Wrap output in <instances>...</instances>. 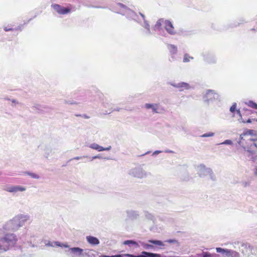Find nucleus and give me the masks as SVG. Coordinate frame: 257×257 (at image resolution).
Listing matches in <instances>:
<instances>
[{"instance_id":"1","label":"nucleus","mask_w":257,"mask_h":257,"mask_svg":"<svg viewBox=\"0 0 257 257\" xmlns=\"http://www.w3.org/2000/svg\"><path fill=\"white\" fill-rule=\"evenodd\" d=\"M16 230L12 219L6 222L0 228V253L7 251L15 246L18 240L17 235L8 232Z\"/></svg>"},{"instance_id":"2","label":"nucleus","mask_w":257,"mask_h":257,"mask_svg":"<svg viewBox=\"0 0 257 257\" xmlns=\"http://www.w3.org/2000/svg\"><path fill=\"white\" fill-rule=\"evenodd\" d=\"M195 169L197 174L200 177H204L208 175L211 180L214 181L216 180V176L214 174L212 170L210 168L206 167L203 164L196 166Z\"/></svg>"},{"instance_id":"3","label":"nucleus","mask_w":257,"mask_h":257,"mask_svg":"<svg viewBox=\"0 0 257 257\" xmlns=\"http://www.w3.org/2000/svg\"><path fill=\"white\" fill-rule=\"evenodd\" d=\"M127 173L132 177L137 179H144L148 176V173L141 165L131 168Z\"/></svg>"},{"instance_id":"4","label":"nucleus","mask_w":257,"mask_h":257,"mask_svg":"<svg viewBox=\"0 0 257 257\" xmlns=\"http://www.w3.org/2000/svg\"><path fill=\"white\" fill-rule=\"evenodd\" d=\"M244 114L245 113H243V115L241 113H227L226 118L232 121H238L239 123H250L252 121L255 120L257 121V119H251L243 118Z\"/></svg>"},{"instance_id":"5","label":"nucleus","mask_w":257,"mask_h":257,"mask_svg":"<svg viewBox=\"0 0 257 257\" xmlns=\"http://www.w3.org/2000/svg\"><path fill=\"white\" fill-rule=\"evenodd\" d=\"M30 216L28 214H18L12 219L16 230L22 227L30 219Z\"/></svg>"},{"instance_id":"6","label":"nucleus","mask_w":257,"mask_h":257,"mask_svg":"<svg viewBox=\"0 0 257 257\" xmlns=\"http://www.w3.org/2000/svg\"><path fill=\"white\" fill-rule=\"evenodd\" d=\"M87 250H84L79 247H73L68 248L67 252L68 254L70 257H84L87 255L88 253L86 252Z\"/></svg>"},{"instance_id":"7","label":"nucleus","mask_w":257,"mask_h":257,"mask_svg":"<svg viewBox=\"0 0 257 257\" xmlns=\"http://www.w3.org/2000/svg\"><path fill=\"white\" fill-rule=\"evenodd\" d=\"M203 99L207 103H212L216 100H219V95L214 90H208L204 95Z\"/></svg>"},{"instance_id":"8","label":"nucleus","mask_w":257,"mask_h":257,"mask_svg":"<svg viewBox=\"0 0 257 257\" xmlns=\"http://www.w3.org/2000/svg\"><path fill=\"white\" fill-rule=\"evenodd\" d=\"M217 252L222 254L223 257H240V253L232 249L216 247Z\"/></svg>"},{"instance_id":"9","label":"nucleus","mask_w":257,"mask_h":257,"mask_svg":"<svg viewBox=\"0 0 257 257\" xmlns=\"http://www.w3.org/2000/svg\"><path fill=\"white\" fill-rule=\"evenodd\" d=\"M5 190L10 193H16L18 192H24L26 187L20 185H11L6 187Z\"/></svg>"},{"instance_id":"10","label":"nucleus","mask_w":257,"mask_h":257,"mask_svg":"<svg viewBox=\"0 0 257 257\" xmlns=\"http://www.w3.org/2000/svg\"><path fill=\"white\" fill-rule=\"evenodd\" d=\"M53 9L59 14L65 15L70 12L71 9L68 8H64L58 4H54L52 5Z\"/></svg>"},{"instance_id":"11","label":"nucleus","mask_w":257,"mask_h":257,"mask_svg":"<svg viewBox=\"0 0 257 257\" xmlns=\"http://www.w3.org/2000/svg\"><path fill=\"white\" fill-rule=\"evenodd\" d=\"M87 147H88L91 149L96 150L98 152H101L103 151H109L111 149V147L110 146L106 148H104L95 143H91L87 145Z\"/></svg>"},{"instance_id":"12","label":"nucleus","mask_w":257,"mask_h":257,"mask_svg":"<svg viewBox=\"0 0 257 257\" xmlns=\"http://www.w3.org/2000/svg\"><path fill=\"white\" fill-rule=\"evenodd\" d=\"M164 27L169 34L171 35H174L176 34L174 27H173L172 23L170 21L165 20L164 21Z\"/></svg>"},{"instance_id":"13","label":"nucleus","mask_w":257,"mask_h":257,"mask_svg":"<svg viewBox=\"0 0 257 257\" xmlns=\"http://www.w3.org/2000/svg\"><path fill=\"white\" fill-rule=\"evenodd\" d=\"M127 217L131 220H135L138 218L139 214L138 211L128 210L126 211Z\"/></svg>"},{"instance_id":"14","label":"nucleus","mask_w":257,"mask_h":257,"mask_svg":"<svg viewBox=\"0 0 257 257\" xmlns=\"http://www.w3.org/2000/svg\"><path fill=\"white\" fill-rule=\"evenodd\" d=\"M86 239L88 243L92 245H98L100 243L99 239L93 236H87L86 237Z\"/></svg>"},{"instance_id":"15","label":"nucleus","mask_w":257,"mask_h":257,"mask_svg":"<svg viewBox=\"0 0 257 257\" xmlns=\"http://www.w3.org/2000/svg\"><path fill=\"white\" fill-rule=\"evenodd\" d=\"M244 136H245V134H241L240 135V140L238 142V144L239 146H240L244 149V150L245 152H246L247 153H251L252 151L249 148H248V147L246 146L245 145H244V143L243 142V137Z\"/></svg>"},{"instance_id":"16","label":"nucleus","mask_w":257,"mask_h":257,"mask_svg":"<svg viewBox=\"0 0 257 257\" xmlns=\"http://www.w3.org/2000/svg\"><path fill=\"white\" fill-rule=\"evenodd\" d=\"M251 150H254V148H257V144L254 143V140L249 138L247 139L246 145Z\"/></svg>"},{"instance_id":"17","label":"nucleus","mask_w":257,"mask_h":257,"mask_svg":"<svg viewBox=\"0 0 257 257\" xmlns=\"http://www.w3.org/2000/svg\"><path fill=\"white\" fill-rule=\"evenodd\" d=\"M251 151V153H247L248 154L247 155V156L250 160L253 162H255L257 160V155L255 153L254 150Z\"/></svg>"},{"instance_id":"18","label":"nucleus","mask_w":257,"mask_h":257,"mask_svg":"<svg viewBox=\"0 0 257 257\" xmlns=\"http://www.w3.org/2000/svg\"><path fill=\"white\" fill-rule=\"evenodd\" d=\"M149 242L152 243L155 245L160 246L161 247H164L165 244L164 242L158 240H149L148 241Z\"/></svg>"},{"instance_id":"19","label":"nucleus","mask_w":257,"mask_h":257,"mask_svg":"<svg viewBox=\"0 0 257 257\" xmlns=\"http://www.w3.org/2000/svg\"><path fill=\"white\" fill-rule=\"evenodd\" d=\"M163 19H159L156 23L155 25L154 28L155 30H160L161 29V27L162 25H164V21Z\"/></svg>"},{"instance_id":"20","label":"nucleus","mask_w":257,"mask_h":257,"mask_svg":"<svg viewBox=\"0 0 257 257\" xmlns=\"http://www.w3.org/2000/svg\"><path fill=\"white\" fill-rule=\"evenodd\" d=\"M25 174L30 176L33 179H39L41 178L39 175L33 172L27 171L26 172Z\"/></svg>"},{"instance_id":"21","label":"nucleus","mask_w":257,"mask_h":257,"mask_svg":"<svg viewBox=\"0 0 257 257\" xmlns=\"http://www.w3.org/2000/svg\"><path fill=\"white\" fill-rule=\"evenodd\" d=\"M123 244L124 245H128L130 246H131L132 245H135L136 246H139L138 243L132 240H125L123 242Z\"/></svg>"},{"instance_id":"22","label":"nucleus","mask_w":257,"mask_h":257,"mask_svg":"<svg viewBox=\"0 0 257 257\" xmlns=\"http://www.w3.org/2000/svg\"><path fill=\"white\" fill-rule=\"evenodd\" d=\"M245 104L249 107L257 110V103L253 101L249 100L245 102Z\"/></svg>"},{"instance_id":"23","label":"nucleus","mask_w":257,"mask_h":257,"mask_svg":"<svg viewBox=\"0 0 257 257\" xmlns=\"http://www.w3.org/2000/svg\"><path fill=\"white\" fill-rule=\"evenodd\" d=\"M191 257H208V252L201 251L195 255H192Z\"/></svg>"},{"instance_id":"24","label":"nucleus","mask_w":257,"mask_h":257,"mask_svg":"<svg viewBox=\"0 0 257 257\" xmlns=\"http://www.w3.org/2000/svg\"><path fill=\"white\" fill-rule=\"evenodd\" d=\"M75 115L76 117H80L81 119H88L90 117V115H87L85 113H77Z\"/></svg>"},{"instance_id":"25","label":"nucleus","mask_w":257,"mask_h":257,"mask_svg":"<svg viewBox=\"0 0 257 257\" xmlns=\"http://www.w3.org/2000/svg\"><path fill=\"white\" fill-rule=\"evenodd\" d=\"M141 244L143 248L145 249H150L154 248V246L151 244L145 243L144 242H142Z\"/></svg>"},{"instance_id":"26","label":"nucleus","mask_w":257,"mask_h":257,"mask_svg":"<svg viewBox=\"0 0 257 257\" xmlns=\"http://www.w3.org/2000/svg\"><path fill=\"white\" fill-rule=\"evenodd\" d=\"M164 242H168V243H170L175 244L177 246L179 245L178 241L176 239H167V240H165L164 241Z\"/></svg>"},{"instance_id":"27","label":"nucleus","mask_w":257,"mask_h":257,"mask_svg":"<svg viewBox=\"0 0 257 257\" xmlns=\"http://www.w3.org/2000/svg\"><path fill=\"white\" fill-rule=\"evenodd\" d=\"M55 245H56L58 246L62 247H65V248H70L69 246L67 244H64L62 243H61L59 241H55L54 242Z\"/></svg>"},{"instance_id":"28","label":"nucleus","mask_w":257,"mask_h":257,"mask_svg":"<svg viewBox=\"0 0 257 257\" xmlns=\"http://www.w3.org/2000/svg\"><path fill=\"white\" fill-rule=\"evenodd\" d=\"M169 49H170L171 52L173 54H175L177 52V47L174 45H170L169 46Z\"/></svg>"},{"instance_id":"29","label":"nucleus","mask_w":257,"mask_h":257,"mask_svg":"<svg viewBox=\"0 0 257 257\" xmlns=\"http://www.w3.org/2000/svg\"><path fill=\"white\" fill-rule=\"evenodd\" d=\"M145 107L147 108H153V110L154 111H156V109H157V104H155V105H153V104H146L145 105Z\"/></svg>"},{"instance_id":"30","label":"nucleus","mask_w":257,"mask_h":257,"mask_svg":"<svg viewBox=\"0 0 257 257\" xmlns=\"http://www.w3.org/2000/svg\"><path fill=\"white\" fill-rule=\"evenodd\" d=\"M235 110L237 111V112H240V110L238 109V110H236V103H234L232 106L230 107V111L231 112H234Z\"/></svg>"},{"instance_id":"31","label":"nucleus","mask_w":257,"mask_h":257,"mask_svg":"<svg viewBox=\"0 0 257 257\" xmlns=\"http://www.w3.org/2000/svg\"><path fill=\"white\" fill-rule=\"evenodd\" d=\"M241 246L246 250H251L252 248V246L247 243H241Z\"/></svg>"},{"instance_id":"32","label":"nucleus","mask_w":257,"mask_h":257,"mask_svg":"<svg viewBox=\"0 0 257 257\" xmlns=\"http://www.w3.org/2000/svg\"><path fill=\"white\" fill-rule=\"evenodd\" d=\"M193 59V57H190V56H189L188 54H185L184 56V59H183V62H188L190 61V59Z\"/></svg>"},{"instance_id":"33","label":"nucleus","mask_w":257,"mask_h":257,"mask_svg":"<svg viewBox=\"0 0 257 257\" xmlns=\"http://www.w3.org/2000/svg\"><path fill=\"white\" fill-rule=\"evenodd\" d=\"M178 85L179 87L184 88L185 89H188L189 87V84L185 82H182Z\"/></svg>"},{"instance_id":"34","label":"nucleus","mask_w":257,"mask_h":257,"mask_svg":"<svg viewBox=\"0 0 257 257\" xmlns=\"http://www.w3.org/2000/svg\"><path fill=\"white\" fill-rule=\"evenodd\" d=\"M232 144H233V143H232V141H231L230 140H225L222 143L219 144V145H232Z\"/></svg>"},{"instance_id":"35","label":"nucleus","mask_w":257,"mask_h":257,"mask_svg":"<svg viewBox=\"0 0 257 257\" xmlns=\"http://www.w3.org/2000/svg\"><path fill=\"white\" fill-rule=\"evenodd\" d=\"M145 216H146V217L149 220H153L154 218V216L152 214L149 213L148 212L146 213Z\"/></svg>"},{"instance_id":"36","label":"nucleus","mask_w":257,"mask_h":257,"mask_svg":"<svg viewBox=\"0 0 257 257\" xmlns=\"http://www.w3.org/2000/svg\"><path fill=\"white\" fill-rule=\"evenodd\" d=\"M214 134L213 133H205L202 136H201V137H210L213 136Z\"/></svg>"},{"instance_id":"37","label":"nucleus","mask_w":257,"mask_h":257,"mask_svg":"<svg viewBox=\"0 0 257 257\" xmlns=\"http://www.w3.org/2000/svg\"><path fill=\"white\" fill-rule=\"evenodd\" d=\"M51 152V150L49 149H47L44 153V156L46 158H48L50 155V153Z\"/></svg>"},{"instance_id":"38","label":"nucleus","mask_w":257,"mask_h":257,"mask_svg":"<svg viewBox=\"0 0 257 257\" xmlns=\"http://www.w3.org/2000/svg\"><path fill=\"white\" fill-rule=\"evenodd\" d=\"M208 257H219V256L216 253H210L208 252Z\"/></svg>"},{"instance_id":"39","label":"nucleus","mask_w":257,"mask_h":257,"mask_svg":"<svg viewBox=\"0 0 257 257\" xmlns=\"http://www.w3.org/2000/svg\"><path fill=\"white\" fill-rule=\"evenodd\" d=\"M87 156H80V157L78 156V157H75L73 158V159H71L70 160H78L81 159L83 158H87Z\"/></svg>"},{"instance_id":"40","label":"nucleus","mask_w":257,"mask_h":257,"mask_svg":"<svg viewBox=\"0 0 257 257\" xmlns=\"http://www.w3.org/2000/svg\"><path fill=\"white\" fill-rule=\"evenodd\" d=\"M231 244L232 245L233 248H236V246L239 244V242L238 241H235V242H232L231 243Z\"/></svg>"},{"instance_id":"41","label":"nucleus","mask_w":257,"mask_h":257,"mask_svg":"<svg viewBox=\"0 0 257 257\" xmlns=\"http://www.w3.org/2000/svg\"><path fill=\"white\" fill-rule=\"evenodd\" d=\"M162 152H163V151H159V150L158 151H156L153 152V153L152 154V156L158 155V154H159L160 153H161Z\"/></svg>"},{"instance_id":"42","label":"nucleus","mask_w":257,"mask_h":257,"mask_svg":"<svg viewBox=\"0 0 257 257\" xmlns=\"http://www.w3.org/2000/svg\"><path fill=\"white\" fill-rule=\"evenodd\" d=\"M96 159H101V157L99 155H96L92 157V160Z\"/></svg>"},{"instance_id":"43","label":"nucleus","mask_w":257,"mask_h":257,"mask_svg":"<svg viewBox=\"0 0 257 257\" xmlns=\"http://www.w3.org/2000/svg\"><path fill=\"white\" fill-rule=\"evenodd\" d=\"M253 173L255 176H257V165L255 166V168L253 169Z\"/></svg>"},{"instance_id":"44","label":"nucleus","mask_w":257,"mask_h":257,"mask_svg":"<svg viewBox=\"0 0 257 257\" xmlns=\"http://www.w3.org/2000/svg\"><path fill=\"white\" fill-rule=\"evenodd\" d=\"M242 185L244 187H246L249 185V183L247 182H243L242 183Z\"/></svg>"},{"instance_id":"45","label":"nucleus","mask_w":257,"mask_h":257,"mask_svg":"<svg viewBox=\"0 0 257 257\" xmlns=\"http://www.w3.org/2000/svg\"><path fill=\"white\" fill-rule=\"evenodd\" d=\"M164 152L166 153H174V151L170 150H166L165 151H164Z\"/></svg>"},{"instance_id":"46","label":"nucleus","mask_w":257,"mask_h":257,"mask_svg":"<svg viewBox=\"0 0 257 257\" xmlns=\"http://www.w3.org/2000/svg\"><path fill=\"white\" fill-rule=\"evenodd\" d=\"M241 252H242V254H243L244 255H246V254L248 255V253H247L246 252H246H245V251H244L243 249H242V250H241Z\"/></svg>"},{"instance_id":"47","label":"nucleus","mask_w":257,"mask_h":257,"mask_svg":"<svg viewBox=\"0 0 257 257\" xmlns=\"http://www.w3.org/2000/svg\"><path fill=\"white\" fill-rule=\"evenodd\" d=\"M46 245H47V246H53V244L50 243V242H48V243H46Z\"/></svg>"},{"instance_id":"48","label":"nucleus","mask_w":257,"mask_h":257,"mask_svg":"<svg viewBox=\"0 0 257 257\" xmlns=\"http://www.w3.org/2000/svg\"><path fill=\"white\" fill-rule=\"evenodd\" d=\"M29 245L31 246V247H35V245L34 244H32L31 242H29Z\"/></svg>"},{"instance_id":"49","label":"nucleus","mask_w":257,"mask_h":257,"mask_svg":"<svg viewBox=\"0 0 257 257\" xmlns=\"http://www.w3.org/2000/svg\"><path fill=\"white\" fill-rule=\"evenodd\" d=\"M146 28L148 31H150V26H149V25L148 24H147L146 25Z\"/></svg>"},{"instance_id":"50","label":"nucleus","mask_w":257,"mask_h":257,"mask_svg":"<svg viewBox=\"0 0 257 257\" xmlns=\"http://www.w3.org/2000/svg\"><path fill=\"white\" fill-rule=\"evenodd\" d=\"M5 31H12L13 29H9V28H5Z\"/></svg>"},{"instance_id":"51","label":"nucleus","mask_w":257,"mask_h":257,"mask_svg":"<svg viewBox=\"0 0 257 257\" xmlns=\"http://www.w3.org/2000/svg\"><path fill=\"white\" fill-rule=\"evenodd\" d=\"M165 257H178V256H168Z\"/></svg>"},{"instance_id":"52","label":"nucleus","mask_w":257,"mask_h":257,"mask_svg":"<svg viewBox=\"0 0 257 257\" xmlns=\"http://www.w3.org/2000/svg\"><path fill=\"white\" fill-rule=\"evenodd\" d=\"M149 153H150V152H147V153H145V155L148 154Z\"/></svg>"},{"instance_id":"53","label":"nucleus","mask_w":257,"mask_h":257,"mask_svg":"<svg viewBox=\"0 0 257 257\" xmlns=\"http://www.w3.org/2000/svg\"><path fill=\"white\" fill-rule=\"evenodd\" d=\"M12 102H14H14H16V101H15V100H12Z\"/></svg>"},{"instance_id":"54","label":"nucleus","mask_w":257,"mask_h":257,"mask_svg":"<svg viewBox=\"0 0 257 257\" xmlns=\"http://www.w3.org/2000/svg\"><path fill=\"white\" fill-rule=\"evenodd\" d=\"M103 256V255H101V256H99V257H101V256Z\"/></svg>"}]
</instances>
